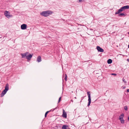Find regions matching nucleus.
Returning <instances> with one entry per match:
<instances>
[{"instance_id":"nucleus-1","label":"nucleus","mask_w":129,"mask_h":129,"mask_svg":"<svg viewBox=\"0 0 129 129\" xmlns=\"http://www.w3.org/2000/svg\"><path fill=\"white\" fill-rule=\"evenodd\" d=\"M52 13V11L49 10H47L43 11L40 13L41 15L44 17H47Z\"/></svg>"},{"instance_id":"nucleus-2","label":"nucleus","mask_w":129,"mask_h":129,"mask_svg":"<svg viewBox=\"0 0 129 129\" xmlns=\"http://www.w3.org/2000/svg\"><path fill=\"white\" fill-rule=\"evenodd\" d=\"M87 95L88 96V102L87 105V106H89L90 105L91 103V96H90V92H87Z\"/></svg>"},{"instance_id":"nucleus-3","label":"nucleus","mask_w":129,"mask_h":129,"mask_svg":"<svg viewBox=\"0 0 129 129\" xmlns=\"http://www.w3.org/2000/svg\"><path fill=\"white\" fill-rule=\"evenodd\" d=\"M124 116V114L122 113L119 117V119L121 123L122 124H124V120L123 119Z\"/></svg>"},{"instance_id":"nucleus-4","label":"nucleus","mask_w":129,"mask_h":129,"mask_svg":"<svg viewBox=\"0 0 129 129\" xmlns=\"http://www.w3.org/2000/svg\"><path fill=\"white\" fill-rule=\"evenodd\" d=\"M9 12L7 11H5L4 12V15L7 18H9L10 17H11L12 16V15H10Z\"/></svg>"},{"instance_id":"nucleus-5","label":"nucleus","mask_w":129,"mask_h":129,"mask_svg":"<svg viewBox=\"0 0 129 129\" xmlns=\"http://www.w3.org/2000/svg\"><path fill=\"white\" fill-rule=\"evenodd\" d=\"M21 28L22 30H24L27 28V25L25 24H23L21 25Z\"/></svg>"},{"instance_id":"nucleus-6","label":"nucleus","mask_w":129,"mask_h":129,"mask_svg":"<svg viewBox=\"0 0 129 129\" xmlns=\"http://www.w3.org/2000/svg\"><path fill=\"white\" fill-rule=\"evenodd\" d=\"M121 8L122 11H123L125 10L128 9L129 8V6L127 5L121 7Z\"/></svg>"},{"instance_id":"nucleus-7","label":"nucleus","mask_w":129,"mask_h":129,"mask_svg":"<svg viewBox=\"0 0 129 129\" xmlns=\"http://www.w3.org/2000/svg\"><path fill=\"white\" fill-rule=\"evenodd\" d=\"M96 49H97L98 51L100 52H103L104 51V50L101 48L99 46H97L96 47Z\"/></svg>"},{"instance_id":"nucleus-8","label":"nucleus","mask_w":129,"mask_h":129,"mask_svg":"<svg viewBox=\"0 0 129 129\" xmlns=\"http://www.w3.org/2000/svg\"><path fill=\"white\" fill-rule=\"evenodd\" d=\"M9 84H6L5 87V89L3 90L5 91L6 92H7V91L9 90Z\"/></svg>"},{"instance_id":"nucleus-9","label":"nucleus","mask_w":129,"mask_h":129,"mask_svg":"<svg viewBox=\"0 0 129 129\" xmlns=\"http://www.w3.org/2000/svg\"><path fill=\"white\" fill-rule=\"evenodd\" d=\"M62 117L64 118H66L67 117V114L65 112L64 109L63 110V114L62 115Z\"/></svg>"},{"instance_id":"nucleus-10","label":"nucleus","mask_w":129,"mask_h":129,"mask_svg":"<svg viewBox=\"0 0 129 129\" xmlns=\"http://www.w3.org/2000/svg\"><path fill=\"white\" fill-rule=\"evenodd\" d=\"M28 53L27 52H26L24 53H21V55L22 56V58H24L26 57V56H27V54Z\"/></svg>"},{"instance_id":"nucleus-11","label":"nucleus","mask_w":129,"mask_h":129,"mask_svg":"<svg viewBox=\"0 0 129 129\" xmlns=\"http://www.w3.org/2000/svg\"><path fill=\"white\" fill-rule=\"evenodd\" d=\"M32 55L31 54H29V55H27L26 56V58L28 60H30L31 58L32 57Z\"/></svg>"},{"instance_id":"nucleus-12","label":"nucleus","mask_w":129,"mask_h":129,"mask_svg":"<svg viewBox=\"0 0 129 129\" xmlns=\"http://www.w3.org/2000/svg\"><path fill=\"white\" fill-rule=\"evenodd\" d=\"M123 11L121 9V8L120 9H119L118 11L116 12L115 13V14H118L120 13V12Z\"/></svg>"},{"instance_id":"nucleus-13","label":"nucleus","mask_w":129,"mask_h":129,"mask_svg":"<svg viewBox=\"0 0 129 129\" xmlns=\"http://www.w3.org/2000/svg\"><path fill=\"white\" fill-rule=\"evenodd\" d=\"M42 60L41 57L40 56H39L37 59V61L38 62H41Z\"/></svg>"},{"instance_id":"nucleus-14","label":"nucleus","mask_w":129,"mask_h":129,"mask_svg":"<svg viewBox=\"0 0 129 129\" xmlns=\"http://www.w3.org/2000/svg\"><path fill=\"white\" fill-rule=\"evenodd\" d=\"M57 107H56L55 108H54L53 110H51L49 111H47L45 113V117H46L47 116V114H48V113L49 112H50L52 110V111H53L55 109H56L57 108Z\"/></svg>"},{"instance_id":"nucleus-15","label":"nucleus","mask_w":129,"mask_h":129,"mask_svg":"<svg viewBox=\"0 0 129 129\" xmlns=\"http://www.w3.org/2000/svg\"><path fill=\"white\" fill-rule=\"evenodd\" d=\"M6 93V92L3 90L1 94V97H3Z\"/></svg>"},{"instance_id":"nucleus-16","label":"nucleus","mask_w":129,"mask_h":129,"mask_svg":"<svg viewBox=\"0 0 129 129\" xmlns=\"http://www.w3.org/2000/svg\"><path fill=\"white\" fill-rule=\"evenodd\" d=\"M68 126L67 125H64L62 127V129H67V128L68 127Z\"/></svg>"},{"instance_id":"nucleus-17","label":"nucleus","mask_w":129,"mask_h":129,"mask_svg":"<svg viewBox=\"0 0 129 129\" xmlns=\"http://www.w3.org/2000/svg\"><path fill=\"white\" fill-rule=\"evenodd\" d=\"M112 62V60L111 59H109L107 61V63L108 64H110Z\"/></svg>"},{"instance_id":"nucleus-18","label":"nucleus","mask_w":129,"mask_h":129,"mask_svg":"<svg viewBox=\"0 0 129 129\" xmlns=\"http://www.w3.org/2000/svg\"><path fill=\"white\" fill-rule=\"evenodd\" d=\"M125 15V14L121 13L119 14V16H124Z\"/></svg>"},{"instance_id":"nucleus-19","label":"nucleus","mask_w":129,"mask_h":129,"mask_svg":"<svg viewBox=\"0 0 129 129\" xmlns=\"http://www.w3.org/2000/svg\"><path fill=\"white\" fill-rule=\"evenodd\" d=\"M124 109L125 110H127V106H125L124 108Z\"/></svg>"},{"instance_id":"nucleus-20","label":"nucleus","mask_w":129,"mask_h":129,"mask_svg":"<svg viewBox=\"0 0 129 129\" xmlns=\"http://www.w3.org/2000/svg\"><path fill=\"white\" fill-rule=\"evenodd\" d=\"M67 76L66 74H65V77L64 79H65L66 81H67Z\"/></svg>"},{"instance_id":"nucleus-21","label":"nucleus","mask_w":129,"mask_h":129,"mask_svg":"<svg viewBox=\"0 0 129 129\" xmlns=\"http://www.w3.org/2000/svg\"><path fill=\"white\" fill-rule=\"evenodd\" d=\"M122 80L125 83H126V82L125 81V80L124 79V78H123L122 79Z\"/></svg>"},{"instance_id":"nucleus-22","label":"nucleus","mask_w":129,"mask_h":129,"mask_svg":"<svg viewBox=\"0 0 129 129\" xmlns=\"http://www.w3.org/2000/svg\"><path fill=\"white\" fill-rule=\"evenodd\" d=\"M61 99V97H60L59 98L58 101V103H59Z\"/></svg>"},{"instance_id":"nucleus-23","label":"nucleus","mask_w":129,"mask_h":129,"mask_svg":"<svg viewBox=\"0 0 129 129\" xmlns=\"http://www.w3.org/2000/svg\"><path fill=\"white\" fill-rule=\"evenodd\" d=\"M111 75H114V76H116L117 75V74L115 73H112L111 74Z\"/></svg>"},{"instance_id":"nucleus-24","label":"nucleus","mask_w":129,"mask_h":129,"mask_svg":"<svg viewBox=\"0 0 129 129\" xmlns=\"http://www.w3.org/2000/svg\"><path fill=\"white\" fill-rule=\"evenodd\" d=\"M83 0H79V1L80 2H82Z\"/></svg>"},{"instance_id":"nucleus-25","label":"nucleus","mask_w":129,"mask_h":129,"mask_svg":"<svg viewBox=\"0 0 129 129\" xmlns=\"http://www.w3.org/2000/svg\"><path fill=\"white\" fill-rule=\"evenodd\" d=\"M127 92H129V89H127Z\"/></svg>"},{"instance_id":"nucleus-26","label":"nucleus","mask_w":129,"mask_h":129,"mask_svg":"<svg viewBox=\"0 0 129 129\" xmlns=\"http://www.w3.org/2000/svg\"><path fill=\"white\" fill-rule=\"evenodd\" d=\"M125 88H126V87H125L124 86V87H123V89H125Z\"/></svg>"},{"instance_id":"nucleus-27","label":"nucleus","mask_w":129,"mask_h":129,"mask_svg":"<svg viewBox=\"0 0 129 129\" xmlns=\"http://www.w3.org/2000/svg\"><path fill=\"white\" fill-rule=\"evenodd\" d=\"M128 120L129 121V116H128Z\"/></svg>"},{"instance_id":"nucleus-28","label":"nucleus","mask_w":129,"mask_h":129,"mask_svg":"<svg viewBox=\"0 0 129 129\" xmlns=\"http://www.w3.org/2000/svg\"><path fill=\"white\" fill-rule=\"evenodd\" d=\"M83 98H84V97H82L81 98V100H83Z\"/></svg>"},{"instance_id":"nucleus-29","label":"nucleus","mask_w":129,"mask_h":129,"mask_svg":"<svg viewBox=\"0 0 129 129\" xmlns=\"http://www.w3.org/2000/svg\"><path fill=\"white\" fill-rule=\"evenodd\" d=\"M127 61H129V59H127Z\"/></svg>"},{"instance_id":"nucleus-30","label":"nucleus","mask_w":129,"mask_h":129,"mask_svg":"<svg viewBox=\"0 0 129 129\" xmlns=\"http://www.w3.org/2000/svg\"><path fill=\"white\" fill-rule=\"evenodd\" d=\"M128 48H129V45H128Z\"/></svg>"},{"instance_id":"nucleus-31","label":"nucleus","mask_w":129,"mask_h":129,"mask_svg":"<svg viewBox=\"0 0 129 129\" xmlns=\"http://www.w3.org/2000/svg\"><path fill=\"white\" fill-rule=\"evenodd\" d=\"M75 98L76 99V97H75Z\"/></svg>"},{"instance_id":"nucleus-32","label":"nucleus","mask_w":129,"mask_h":129,"mask_svg":"<svg viewBox=\"0 0 129 129\" xmlns=\"http://www.w3.org/2000/svg\"><path fill=\"white\" fill-rule=\"evenodd\" d=\"M82 102V100H81L80 101V102Z\"/></svg>"},{"instance_id":"nucleus-33","label":"nucleus","mask_w":129,"mask_h":129,"mask_svg":"<svg viewBox=\"0 0 129 129\" xmlns=\"http://www.w3.org/2000/svg\"><path fill=\"white\" fill-rule=\"evenodd\" d=\"M120 55H122V54H120Z\"/></svg>"},{"instance_id":"nucleus-34","label":"nucleus","mask_w":129,"mask_h":129,"mask_svg":"<svg viewBox=\"0 0 129 129\" xmlns=\"http://www.w3.org/2000/svg\"><path fill=\"white\" fill-rule=\"evenodd\" d=\"M128 34H129V32L128 33Z\"/></svg>"}]
</instances>
